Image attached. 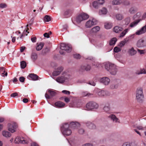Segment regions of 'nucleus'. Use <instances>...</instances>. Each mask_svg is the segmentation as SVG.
I'll return each mask as SVG.
<instances>
[{
	"mask_svg": "<svg viewBox=\"0 0 146 146\" xmlns=\"http://www.w3.org/2000/svg\"><path fill=\"white\" fill-rule=\"evenodd\" d=\"M141 21V19H137L133 22L131 23L129 25L130 27L133 28L137 25Z\"/></svg>",
	"mask_w": 146,
	"mask_h": 146,
	"instance_id": "22",
	"label": "nucleus"
},
{
	"mask_svg": "<svg viewBox=\"0 0 146 146\" xmlns=\"http://www.w3.org/2000/svg\"><path fill=\"white\" fill-rule=\"evenodd\" d=\"M98 107V105L95 102H90L86 104L87 110H90L94 109H96Z\"/></svg>",
	"mask_w": 146,
	"mask_h": 146,
	"instance_id": "7",
	"label": "nucleus"
},
{
	"mask_svg": "<svg viewBox=\"0 0 146 146\" xmlns=\"http://www.w3.org/2000/svg\"><path fill=\"white\" fill-rule=\"evenodd\" d=\"M36 37H31V40L33 42H35L36 41Z\"/></svg>",
	"mask_w": 146,
	"mask_h": 146,
	"instance_id": "58",
	"label": "nucleus"
},
{
	"mask_svg": "<svg viewBox=\"0 0 146 146\" xmlns=\"http://www.w3.org/2000/svg\"><path fill=\"white\" fill-rule=\"evenodd\" d=\"M136 98L137 101L139 102H143L144 98L143 89L140 88L137 89L136 91Z\"/></svg>",
	"mask_w": 146,
	"mask_h": 146,
	"instance_id": "3",
	"label": "nucleus"
},
{
	"mask_svg": "<svg viewBox=\"0 0 146 146\" xmlns=\"http://www.w3.org/2000/svg\"><path fill=\"white\" fill-rule=\"evenodd\" d=\"M1 74L2 76L4 77L5 76H7V72H3V73Z\"/></svg>",
	"mask_w": 146,
	"mask_h": 146,
	"instance_id": "61",
	"label": "nucleus"
},
{
	"mask_svg": "<svg viewBox=\"0 0 146 146\" xmlns=\"http://www.w3.org/2000/svg\"><path fill=\"white\" fill-rule=\"evenodd\" d=\"M62 92L64 94L69 95L70 94V92L69 91L66 90H63L62 91Z\"/></svg>",
	"mask_w": 146,
	"mask_h": 146,
	"instance_id": "55",
	"label": "nucleus"
},
{
	"mask_svg": "<svg viewBox=\"0 0 146 146\" xmlns=\"http://www.w3.org/2000/svg\"><path fill=\"white\" fill-rule=\"evenodd\" d=\"M146 32V25L143 26L140 29L135 33L136 35H139L144 34Z\"/></svg>",
	"mask_w": 146,
	"mask_h": 146,
	"instance_id": "12",
	"label": "nucleus"
},
{
	"mask_svg": "<svg viewBox=\"0 0 146 146\" xmlns=\"http://www.w3.org/2000/svg\"><path fill=\"white\" fill-rule=\"evenodd\" d=\"M108 117L115 122H118L119 120L116 117L115 115L113 114H111Z\"/></svg>",
	"mask_w": 146,
	"mask_h": 146,
	"instance_id": "24",
	"label": "nucleus"
},
{
	"mask_svg": "<svg viewBox=\"0 0 146 146\" xmlns=\"http://www.w3.org/2000/svg\"><path fill=\"white\" fill-rule=\"evenodd\" d=\"M137 50L138 52L140 54H144L145 53V50H141L139 49H137Z\"/></svg>",
	"mask_w": 146,
	"mask_h": 146,
	"instance_id": "49",
	"label": "nucleus"
},
{
	"mask_svg": "<svg viewBox=\"0 0 146 146\" xmlns=\"http://www.w3.org/2000/svg\"><path fill=\"white\" fill-rule=\"evenodd\" d=\"M89 17V16L88 14L82 13L76 17V21L77 23H80L82 21L87 19Z\"/></svg>",
	"mask_w": 146,
	"mask_h": 146,
	"instance_id": "6",
	"label": "nucleus"
},
{
	"mask_svg": "<svg viewBox=\"0 0 146 146\" xmlns=\"http://www.w3.org/2000/svg\"><path fill=\"white\" fill-rule=\"evenodd\" d=\"M131 20L130 18L129 17H127L125 19V24L126 25H128L130 23Z\"/></svg>",
	"mask_w": 146,
	"mask_h": 146,
	"instance_id": "43",
	"label": "nucleus"
},
{
	"mask_svg": "<svg viewBox=\"0 0 146 146\" xmlns=\"http://www.w3.org/2000/svg\"><path fill=\"white\" fill-rule=\"evenodd\" d=\"M83 146H93L92 144L90 143H86Z\"/></svg>",
	"mask_w": 146,
	"mask_h": 146,
	"instance_id": "64",
	"label": "nucleus"
},
{
	"mask_svg": "<svg viewBox=\"0 0 146 146\" xmlns=\"http://www.w3.org/2000/svg\"><path fill=\"white\" fill-rule=\"evenodd\" d=\"M61 130L62 133L64 135L69 136L72 133L71 130L70 129L68 123L64 124L61 127Z\"/></svg>",
	"mask_w": 146,
	"mask_h": 146,
	"instance_id": "2",
	"label": "nucleus"
},
{
	"mask_svg": "<svg viewBox=\"0 0 146 146\" xmlns=\"http://www.w3.org/2000/svg\"><path fill=\"white\" fill-rule=\"evenodd\" d=\"M106 69L109 71L112 75H115L117 72V69L116 66L113 64L107 63L105 65Z\"/></svg>",
	"mask_w": 146,
	"mask_h": 146,
	"instance_id": "1",
	"label": "nucleus"
},
{
	"mask_svg": "<svg viewBox=\"0 0 146 146\" xmlns=\"http://www.w3.org/2000/svg\"><path fill=\"white\" fill-rule=\"evenodd\" d=\"M18 96V94L16 93H13L11 95V96L12 97H15L16 96Z\"/></svg>",
	"mask_w": 146,
	"mask_h": 146,
	"instance_id": "60",
	"label": "nucleus"
},
{
	"mask_svg": "<svg viewBox=\"0 0 146 146\" xmlns=\"http://www.w3.org/2000/svg\"><path fill=\"white\" fill-rule=\"evenodd\" d=\"M100 29V27L99 26H96L93 28L91 30V31L96 33L99 31Z\"/></svg>",
	"mask_w": 146,
	"mask_h": 146,
	"instance_id": "38",
	"label": "nucleus"
},
{
	"mask_svg": "<svg viewBox=\"0 0 146 146\" xmlns=\"http://www.w3.org/2000/svg\"><path fill=\"white\" fill-rule=\"evenodd\" d=\"M123 30V28L122 27L116 26H115L113 28V31L116 33H118Z\"/></svg>",
	"mask_w": 146,
	"mask_h": 146,
	"instance_id": "20",
	"label": "nucleus"
},
{
	"mask_svg": "<svg viewBox=\"0 0 146 146\" xmlns=\"http://www.w3.org/2000/svg\"><path fill=\"white\" fill-rule=\"evenodd\" d=\"M14 142L15 143H27V141L24 139L23 137L17 138H16L15 139Z\"/></svg>",
	"mask_w": 146,
	"mask_h": 146,
	"instance_id": "11",
	"label": "nucleus"
},
{
	"mask_svg": "<svg viewBox=\"0 0 146 146\" xmlns=\"http://www.w3.org/2000/svg\"><path fill=\"white\" fill-rule=\"evenodd\" d=\"M21 66L22 68L24 69L25 68L26 66V64L25 62L22 61L21 62Z\"/></svg>",
	"mask_w": 146,
	"mask_h": 146,
	"instance_id": "42",
	"label": "nucleus"
},
{
	"mask_svg": "<svg viewBox=\"0 0 146 146\" xmlns=\"http://www.w3.org/2000/svg\"><path fill=\"white\" fill-rule=\"evenodd\" d=\"M116 19L118 20H121L123 18V15L121 14H117L115 16Z\"/></svg>",
	"mask_w": 146,
	"mask_h": 146,
	"instance_id": "35",
	"label": "nucleus"
},
{
	"mask_svg": "<svg viewBox=\"0 0 146 146\" xmlns=\"http://www.w3.org/2000/svg\"><path fill=\"white\" fill-rule=\"evenodd\" d=\"M74 57L76 59H79L80 58L81 56L79 54H75L74 55Z\"/></svg>",
	"mask_w": 146,
	"mask_h": 146,
	"instance_id": "51",
	"label": "nucleus"
},
{
	"mask_svg": "<svg viewBox=\"0 0 146 146\" xmlns=\"http://www.w3.org/2000/svg\"><path fill=\"white\" fill-rule=\"evenodd\" d=\"M60 48L61 50L59 51V52L61 54H64V52L63 50H64L67 52H69L71 51L72 50L71 46L70 45L65 43L61 44Z\"/></svg>",
	"mask_w": 146,
	"mask_h": 146,
	"instance_id": "4",
	"label": "nucleus"
},
{
	"mask_svg": "<svg viewBox=\"0 0 146 146\" xmlns=\"http://www.w3.org/2000/svg\"><path fill=\"white\" fill-rule=\"evenodd\" d=\"M123 0H113L112 2L113 5H119L123 3Z\"/></svg>",
	"mask_w": 146,
	"mask_h": 146,
	"instance_id": "26",
	"label": "nucleus"
},
{
	"mask_svg": "<svg viewBox=\"0 0 146 146\" xmlns=\"http://www.w3.org/2000/svg\"><path fill=\"white\" fill-rule=\"evenodd\" d=\"M146 73V70L145 71V69H143L141 70L139 73H137V74H145Z\"/></svg>",
	"mask_w": 146,
	"mask_h": 146,
	"instance_id": "53",
	"label": "nucleus"
},
{
	"mask_svg": "<svg viewBox=\"0 0 146 146\" xmlns=\"http://www.w3.org/2000/svg\"><path fill=\"white\" fill-rule=\"evenodd\" d=\"M79 133L80 134H83L84 131V130L83 129H80L78 131Z\"/></svg>",
	"mask_w": 146,
	"mask_h": 146,
	"instance_id": "54",
	"label": "nucleus"
},
{
	"mask_svg": "<svg viewBox=\"0 0 146 146\" xmlns=\"http://www.w3.org/2000/svg\"><path fill=\"white\" fill-rule=\"evenodd\" d=\"M29 76L32 80H37L38 77V76L36 74H29Z\"/></svg>",
	"mask_w": 146,
	"mask_h": 146,
	"instance_id": "29",
	"label": "nucleus"
},
{
	"mask_svg": "<svg viewBox=\"0 0 146 146\" xmlns=\"http://www.w3.org/2000/svg\"><path fill=\"white\" fill-rule=\"evenodd\" d=\"M117 40V39L115 38H113L110 41L109 44L110 45H112L114 44Z\"/></svg>",
	"mask_w": 146,
	"mask_h": 146,
	"instance_id": "37",
	"label": "nucleus"
},
{
	"mask_svg": "<svg viewBox=\"0 0 146 146\" xmlns=\"http://www.w3.org/2000/svg\"><path fill=\"white\" fill-rule=\"evenodd\" d=\"M112 26L111 24L110 23H106L104 25L105 28L107 29H110L111 27Z\"/></svg>",
	"mask_w": 146,
	"mask_h": 146,
	"instance_id": "41",
	"label": "nucleus"
},
{
	"mask_svg": "<svg viewBox=\"0 0 146 146\" xmlns=\"http://www.w3.org/2000/svg\"><path fill=\"white\" fill-rule=\"evenodd\" d=\"M146 18V13H144L141 17V19H141V21L145 19Z\"/></svg>",
	"mask_w": 146,
	"mask_h": 146,
	"instance_id": "52",
	"label": "nucleus"
},
{
	"mask_svg": "<svg viewBox=\"0 0 146 146\" xmlns=\"http://www.w3.org/2000/svg\"><path fill=\"white\" fill-rule=\"evenodd\" d=\"M97 23V21L95 19H93L92 21L90 20L88 21L86 23L85 26L87 28H90L93 25H95Z\"/></svg>",
	"mask_w": 146,
	"mask_h": 146,
	"instance_id": "9",
	"label": "nucleus"
},
{
	"mask_svg": "<svg viewBox=\"0 0 146 146\" xmlns=\"http://www.w3.org/2000/svg\"><path fill=\"white\" fill-rule=\"evenodd\" d=\"M122 146H137V145L134 143L125 142L124 143Z\"/></svg>",
	"mask_w": 146,
	"mask_h": 146,
	"instance_id": "33",
	"label": "nucleus"
},
{
	"mask_svg": "<svg viewBox=\"0 0 146 146\" xmlns=\"http://www.w3.org/2000/svg\"><path fill=\"white\" fill-rule=\"evenodd\" d=\"M91 69V67L88 64L85 65H82L81 66L80 68V71L82 72L84 70L88 71L89 70Z\"/></svg>",
	"mask_w": 146,
	"mask_h": 146,
	"instance_id": "13",
	"label": "nucleus"
},
{
	"mask_svg": "<svg viewBox=\"0 0 146 146\" xmlns=\"http://www.w3.org/2000/svg\"><path fill=\"white\" fill-rule=\"evenodd\" d=\"M107 92L102 90L98 92V95L101 97L103 96L107 95Z\"/></svg>",
	"mask_w": 146,
	"mask_h": 146,
	"instance_id": "31",
	"label": "nucleus"
},
{
	"mask_svg": "<svg viewBox=\"0 0 146 146\" xmlns=\"http://www.w3.org/2000/svg\"><path fill=\"white\" fill-rule=\"evenodd\" d=\"M44 36L45 37L48 38L50 36V34L47 33H46L44 34Z\"/></svg>",
	"mask_w": 146,
	"mask_h": 146,
	"instance_id": "59",
	"label": "nucleus"
},
{
	"mask_svg": "<svg viewBox=\"0 0 146 146\" xmlns=\"http://www.w3.org/2000/svg\"><path fill=\"white\" fill-rule=\"evenodd\" d=\"M18 127L17 124L15 122H12L8 124V130L12 133L16 131Z\"/></svg>",
	"mask_w": 146,
	"mask_h": 146,
	"instance_id": "5",
	"label": "nucleus"
},
{
	"mask_svg": "<svg viewBox=\"0 0 146 146\" xmlns=\"http://www.w3.org/2000/svg\"><path fill=\"white\" fill-rule=\"evenodd\" d=\"M44 45V43H40L36 47V50L38 51L40 50L43 48Z\"/></svg>",
	"mask_w": 146,
	"mask_h": 146,
	"instance_id": "34",
	"label": "nucleus"
},
{
	"mask_svg": "<svg viewBox=\"0 0 146 146\" xmlns=\"http://www.w3.org/2000/svg\"><path fill=\"white\" fill-rule=\"evenodd\" d=\"M97 1L99 5H102L105 2L104 0H98Z\"/></svg>",
	"mask_w": 146,
	"mask_h": 146,
	"instance_id": "56",
	"label": "nucleus"
},
{
	"mask_svg": "<svg viewBox=\"0 0 146 146\" xmlns=\"http://www.w3.org/2000/svg\"><path fill=\"white\" fill-rule=\"evenodd\" d=\"M63 70V68L62 67H59L56 69L54 71L53 73L52 74L54 76H57L59 75L61 72Z\"/></svg>",
	"mask_w": 146,
	"mask_h": 146,
	"instance_id": "14",
	"label": "nucleus"
},
{
	"mask_svg": "<svg viewBox=\"0 0 146 146\" xmlns=\"http://www.w3.org/2000/svg\"><path fill=\"white\" fill-rule=\"evenodd\" d=\"M7 5L5 3H2L0 4V7L1 8H4L7 7Z\"/></svg>",
	"mask_w": 146,
	"mask_h": 146,
	"instance_id": "50",
	"label": "nucleus"
},
{
	"mask_svg": "<svg viewBox=\"0 0 146 146\" xmlns=\"http://www.w3.org/2000/svg\"><path fill=\"white\" fill-rule=\"evenodd\" d=\"M48 92L50 95H49L46 93L45 95L46 98L47 99L51 98V97L55 96L56 94V92L55 91L51 90H48Z\"/></svg>",
	"mask_w": 146,
	"mask_h": 146,
	"instance_id": "8",
	"label": "nucleus"
},
{
	"mask_svg": "<svg viewBox=\"0 0 146 146\" xmlns=\"http://www.w3.org/2000/svg\"><path fill=\"white\" fill-rule=\"evenodd\" d=\"M66 79V78L65 76L63 75L61 77H58L56 79V81L59 83H63L65 80Z\"/></svg>",
	"mask_w": 146,
	"mask_h": 146,
	"instance_id": "18",
	"label": "nucleus"
},
{
	"mask_svg": "<svg viewBox=\"0 0 146 146\" xmlns=\"http://www.w3.org/2000/svg\"><path fill=\"white\" fill-rule=\"evenodd\" d=\"M99 5L98 1H95L93 3V6L95 8H98Z\"/></svg>",
	"mask_w": 146,
	"mask_h": 146,
	"instance_id": "40",
	"label": "nucleus"
},
{
	"mask_svg": "<svg viewBox=\"0 0 146 146\" xmlns=\"http://www.w3.org/2000/svg\"><path fill=\"white\" fill-rule=\"evenodd\" d=\"M87 126L90 129H94L96 128V126L93 123L90 122H89L87 123Z\"/></svg>",
	"mask_w": 146,
	"mask_h": 146,
	"instance_id": "30",
	"label": "nucleus"
},
{
	"mask_svg": "<svg viewBox=\"0 0 146 146\" xmlns=\"http://www.w3.org/2000/svg\"><path fill=\"white\" fill-rule=\"evenodd\" d=\"M128 52L131 56H133L137 53V51L134 50L133 47H132L129 49Z\"/></svg>",
	"mask_w": 146,
	"mask_h": 146,
	"instance_id": "27",
	"label": "nucleus"
},
{
	"mask_svg": "<svg viewBox=\"0 0 146 146\" xmlns=\"http://www.w3.org/2000/svg\"><path fill=\"white\" fill-rule=\"evenodd\" d=\"M118 86V84L113 83L110 86V88L111 89L117 88Z\"/></svg>",
	"mask_w": 146,
	"mask_h": 146,
	"instance_id": "39",
	"label": "nucleus"
},
{
	"mask_svg": "<svg viewBox=\"0 0 146 146\" xmlns=\"http://www.w3.org/2000/svg\"><path fill=\"white\" fill-rule=\"evenodd\" d=\"M37 55L36 53L35 52L32 53L31 55V58L33 62H35L37 58Z\"/></svg>",
	"mask_w": 146,
	"mask_h": 146,
	"instance_id": "28",
	"label": "nucleus"
},
{
	"mask_svg": "<svg viewBox=\"0 0 146 146\" xmlns=\"http://www.w3.org/2000/svg\"><path fill=\"white\" fill-rule=\"evenodd\" d=\"M141 16V13L140 12H137L134 15L133 17L134 20L136 19H139Z\"/></svg>",
	"mask_w": 146,
	"mask_h": 146,
	"instance_id": "32",
	"label": "nucleus"
},
{
	"mask_svg": "<svg viewBox=\"0 0 146 146\" xmlns=\"http://www.w3.org/2000/svg\"><path fill=\"white\" fill-rule=\"evenodd\" d=\"M125 43L123 41H121L120 43V46L121 47L125 45Z\"/></svg>",
	"mask_w": 146,
	"mask_h": 146,
	"instance_id": "62",
	"label": "nucleus"
},
{
	"mask_svg": "<svg viewBox=\"0 0 146 146\" xmlns=\"http://www.w3.org/2000/svg\"><path fill=\"white\" fill-rule=\"evenodd\" d=\"M2 133L3 136L6 137H10L11 135L10 132L5 131H3Z\"/></svg>",
	"mask_w": 146,
	"mask_h": 146,
	"instance_id": "25",
	"label": "nucleus"
},
{
	"mask_svg": "<svg viewBox=\"0 0 146 146\" xmlns=\"http://www.w3.org/2000/svg\"><path fill=\"white\" fill-rule=\"evenodd\" d=\"M130 28L128 27L127 28L125 29L122 31L120 34L119 36V37H123L130 30Z\"/></svg>",
	"mask_w": 146,
	"mask_h": 146,
	"instance_id": "23",
	"label": "nucleus"
},
{
	"mask_svg": "<svg viewBox=\"0 0 146 146\" xmlns=\"http://www.w3.org/2000/svg\"><path fill=\"white\" fill-rule=\"evenodd\" d=\"M51 20L50 17L48 15H46L44 18V20L45 22H49Z\"/></svg>",
	"mask_w": 146,
	"mask_h": 146,
	"instance_id": "44",
	"label": "nucleus"
},
{
	"mask_svg": "<svg viewBox=\"0 0 146 146\" xmlns=\"http://www.w3.org/2000/svg\"><path fill=\"white\" fill-rule=\"evenodd\" d=\"M104 110L106 112H108L110 110V105L109 104H107L105 105L103 108Z\"/></svg>",
	"mask_w": 146,
	"mask_h": 146,
	"instance_id": "36",
	"label": "nucleus"
},
{
	"mask_svg": "<svg viewBox=\"0 0 146 146\" xmlns=\"http://www.w3.org/2000/svg\"><path fill=\"white\" fill-rule=\"evenodd\" d=\"M91 95H92V94H89L87 92H83L82 93V95L83 96H89Z\"/></svg>",
	"mask_w": 146,
	"mask_h": 146,
	"instance_id": "47",
	"label": "nucleus"
},
{
	"mask_svg": "<svg viewBox=\"0 0 146 146\" xmlns=\"http://www.w3.org/2000/svg\"><path fill=\"white\" fill-rule=\"evenodd\" d=\"M100 82L103 83L105 85H108L110 82V79L108 77H104L100 80Z\"/></svg>",
	"mask_w": 146,
	"mask_h": 146,
	"instance_id": "15",
	"label": "nucleus"
},
{
	"mask_svg": "<svg viewBox=\"0 0 146 146\" xmlns=\"http://www.w3.org/2000/svg\"><path fill=\"white\" fill-rule=\"evenodd\" d=\"M146 46V41L142 38L139 40L137 43V46L138 47H143Z\"/></svg>",
	"mask_w": 146,
	"mask_h": 146,
	"instance_id": "10",
	"label": "nucleus"
},
{
	"mask_svg": "<svg viewBox=\"0 0 146 146\" xmlns=\"http://www.w3.org/2000/svg\"><path fill=\"white\" fill-rule=\"evenodd\" d=\"M113 50L115 52H117L121 51V49L120 48H118L117 47H115L114 48Z\"/></svg>",
	"mask_w": 146,
	"mask_h": 146,
	"instance_id": "48",
	"label": "nucleus"
},
{
	"mask_svg": "<svg viewBox=\"0 0 146 146\" xmlns=\"http://www.w3.org/2000/svg\"><path fill=\"white\" fill-rule=\"evenodd\" d=\"M102 14H106L107 12V10L105 8H103L101 10V11Z\"/></svg>",
	"mask_w": 146,
	"mask_h": 146,
	"instance_id": "46",
	"label": "nucleus"
},
{
	"mask_svg": "<svg viewBox=\"0 0 146 146\" xmlns=\"http://www.w3.org/2000/svg\"><path fill=\"white\" fill-rule=\"evenodd\" d=\"M25 80V78L23 77H21L19 78V80L21 82H24Z\"/></svg>",
	"mask_w": 146,
	"mask_h": 146,
	"instance_id": "57",
	"label": "nucleus"
},
{
	"mask_svg": "<svg viewBox=\"0 0 146 146\" xmlns=\"http://www.w3.org/2000/svg\"><path fill=\"white\" fill-rule=\"evenodd\" d=\"M137 11V8L135 7H132L129 8V13L132 14H134Z\"/></svg>",
	"mask_w": 146,
	"mask_h": 146,
	"instance_id": "21",
	"label": "nucleus"
},
{
	"mask_svg": "<svg viewBox=\"0 0 146 146\" xmlns=\"http://www.w3.org/2000/svg\"><path fill=\"white\" fill-rule=\"evenodd\" d=\"M89 84H90L91 85H92L93 86H95L96 84V83L94 82H90L89 83Z\"/></svg>",
	"mask_w": 146,
	"mask_h": 146,
	"instance_id": "63",
	"label": "nucleus"
},
{
	"mask_svg": "<svg viewBox=\"0 0 146 146\" xmlns=\"http://www.w3.org/2000/svg\"><path fill=\"white\" fill-rule=\"evenodd\" d=\"M55 106L58 108H63L65 105L64 103L60 101L56 102L54 103Z\"/></svg>",
	"mask_w": 146,
	"mask_h": 146,
	"instance_id": "17",
	"label": "nucleus"
},
{
	"mask_svg": "<svg viewBox=\"0 0 146 146\" xmlns=\"http://www.w3.org/2000/svg\"><path fill=\"white\" fill-rule=\"evenodd\" d=\"M7 72V69L4 67H0V73L1 74L3 72Z\"/></svg>",
	"mask_w": 146,
	"mask_h": 146,
	"instance_id": "45",
	"label": "nucleus"
},
{
	"mask_svg": "<svg viewBox=\"0 0 146 146\" xmlns=\"http://www.w3.org/2000/svg\"><path fill=\"white\" fill-rule=\"evenodd\" d=\"M72 13V10L70 9H67L65 11L64 15L66 17L68 18L71 16Z\"/></svg>",
	"mask_w": 146,
	"mask_h": 146,
	"instance_id": "19",
	"label": "nucleus"
},
{
	"mask_svg": "<svg viewBox=\"0 0 146 146\" xmlns=\"http://www.w3.org/2000/svg\"><path fill=\"white\" fill-rule=\"evenodd\" d=\"M80 126V124L78 122H72L69 124V128L75 129Z\"/></svg>",
	"mask_w": 146,
	"mask_h": 146,
	"instance_id": "16",
	"label": "nucleus"
}]
</instances>
